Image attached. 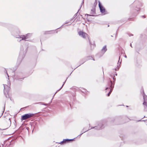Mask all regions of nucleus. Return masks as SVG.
<instances>
[{
	"instance_id": "f257e3e1",
	"label": "nucleus",
	"mask_w": 147,
	"mask_h": 147,
	"mask_svg": "<svg viewBox=\"0 0 147 147\" xmlns=\"http://www.w3.org/2000/svg\"><path fill=\"white\" fill-rule=\"evenodd\" d=\"M108 86L106 87L105 90H107V89H110V91L109 92L108 94V96H109L111 92L112 89L114 87V86L113 85L112 82L111 81H110L109 82L108 84Z\"/></svg>"
},
{
	"instance_id": "f03ea898",
	"label": "nucleus",
	"mask_w": 147,
	"mask_h": 147,
	"mask_svg": "<svg viewBox=\"0 0 147 147\" xmlns=\"http://www.w3.org/2000/svg\"><path fill=\"white\" fill-rule=\"evenodd\" d=\"M31 34H27L26 36H25L24 35L23 36H18V37H16L17 38H22V39L21 40H20V41H21L22 40H25V41H28L29 40H27L28 38H29L28 37V36H30Z\"/></svg>"
},
{
	"instance_id": "7ed1b4c3",
	"label": "nucleus",
	"mask_w": 147,
	"mask_h": 147,
	"mask_svg": "<svg viewBox=\"0 0 147 147\" xmlns=\"http://www.w3.org/2000/svg\"><path fill=\"white\" fill-rule=\"evenodd\" d=\"M33 115V114L28 113L25 114L22 116V120H25L28 118H30Z\"/></svg>"
},
{
	"instance_id": "20e7f679",
	"label": "nucleus",
	"mask_w": 147,
	"mask_h": 147,
	"mask_svg": "<svg viewBox=\"0 0 147 147\" xmlns=\"http://www.w3.org/2000/svg\"><path fill=\"white\" fill-rule=\"evenodd\" d=\"M78 34L80 36H82L84 38H85L88 36V35L87 34L81 31H80Z\"/></svg>"
},
{
	"instance_id": "39448f33",
	"label": "nucleus",
	"mask_w": 147,
	"mask_h": 147,
	"mask_svg": "<svg viewBox=\"0 0 147 147\" xmlns=\"http://www.w3.org/2000/svg\"><path fill=\"white\" fill-rule=\"evenodd\" d=\"M98 5L101 12L102 13H104L105 12V8L101 5L100 2L99 1Z\"/></svg>"
},
{
	"instance_id": "423d86ee",
	"label": "nucleus",
	"mask_w": 147,
	"mask_h": 147,
	"mask_svg": "<svg viewBox=\"0 0 147 147\" xmlns=\"http://www.w3.org/2000/svg\"><path fill=\"white\" fill-rule=\"evenodd\" d=\"M73 140V139H64L61 142L59 143L61 144L65 143L66 142H68L70 141Z\"/></svg>"
},
{
	"instance_id": "0eeeda50",
	"label": "nucleus",
	"mask_w": 147,
	"mask_h": 147,
	"mask_svg": "<svg viewBox=\"0 0 147 147\" xmlns=\"http://www.w3.org/2000/svg\"><path fill=\"white\" fill-rule=\"evenodd\" d=\"M107 48L106 46H105L102 48L101 50V52L103 53V54L105 52L107 51Z\"/></svg>"
},
{
	"instance_id": "6e6552de",
	"label": "nucleus",
	"mask_w": 147,
	"mask_h": 147,
	"mask_svg": "<svg viewBox=\"0 0 147 147\" xmlns=\"http://www.w3.org/2000/svg\"><path fill=\"white\" fill-rule=\"evenodd\" d=\"M120 59V57H119V60L118 61V65H117V67L116 68H115V71L118 70L120 67V65L119 64V61Z\"/></svg>"
},
{
	"instance_id": "1a4fd4ad",
	"label": "nucleus",
	"mask_w": 147,
	"mask_h": 147,
	"mask_svg": "<svg viewBox=\"0 0 147 147\" xmlns=\"http://www.w3.org/2000/svg\"><path fill=\"white\" fill-rule=\"evenodd\" d=\"M102 125V124H100L98 125L97 127H94L93 128H94L95 129H97L98 130L100 129L101 128Z\"/></svg>"
},
{
	"instance_id": "9d476101",
	"label": "nucleus",
	"mask_w": 147,
	"mask_h": 147,
	"mask_svg": "<svg viewBox=\"0 0 147 147\" xmlns=\"http://www.w3.org/2000/svg\"><path fill=\"white\" fill-rule=\"evenodd\" d=\"M7 122L8 123V126H10L11 123V121L10 120V119H9L7 120Z\"/></svg>"
},
{
	"instance_id": "9b49d317",
	"label": "nucleus",
	"mask_w": 147,
	"mask_h": 147,
	"mask_svg": "<svg viewBox=\"0 0 147 147\" xmlns=\"http://www.w3.org/2000/svg\"><path fill=\"white\" fill-rule=\"evenodd\" d=\"M65 82H64L63 83V84L62 85V87L58 90L55 93V94H56V93L58 91H59V90H60L61 88H62L63 86L64 85V84L65 83Z\"/></svg>"
},
{
	"instance_id": "f8f14e48",
	"label": "nucleus",
	"mask_w": 147,
	"mask_h": 147,
	"mask_svg": "<svg viewBox=\"0 0 147 147\" xmlns=\"http://www.w3.org/2000/svg\"><path fill=\"white\" fill-rule=\"evenodd\" d=\"M6 86H7V85H4V91L5 90H5H6Z\"/></svg>"
},
{
	"instance_id": "ddd939ff",
	"label": "nucleus",
	"mask_w": 147,
	"mask_h": 147,
	"mask_svg": "<svg viewBox=\"0 0 147 147\" xmlns=\"http://www.w3.org/2000/svg\"><path fill=\"white\" fill-rule=\"evenodd\" d=\"M146 103L145 102V100H144V102H143V105H146Z\"/></svg>"
},
{
	"instance_id": "4468645a",
	"label": "nucleus",
	"mask_w": 147,
	"mask_h": 147,
	"mask_svg": "<svg viewBox=\"0 0 147 147\" xmlns=\"http://www.w3.org/2000/svg\"><path fill=\"white\" fill-rule=\"evenodd\" d=\"M142 17L144 18H145V16H142Z\"/></svg>"
},
{
	"instance_id": "2eb2a0df",
	"label": "nucleus",
	"mask_w": 147,
	"mask_h": 147,
	"mask_svg": "<svg viewBox=\"0 0 147 147\" xmlns=\"http://www.w3.org/2000/svg\"><path fill=\"white\" fill-rule=\"evenodd\" d=\"M7 75L8 78V79H9V76L7 73Z\"/></svg>"
},
{
	"instance_id": "dca6fc26",
	"label": "nucleus",
	"mask_w": 147,
	"mask_h": 147,
	"mask_svg": "<svg viewBox=\"0 0 147 147\" xmlns=\"http://www.w3.org/2000/svg\"><path fill=\"white\" fill-rule=\"evenodd\" d=\"M130 46L132 47L131 44H130Z\"/></svg>"
},
{
	"instance_id": "f3484780",
	"label": "nucleus",
	"mask_w": 147,
	"mask_h": 147,
	"mask_svg": "<svg viewBox=\"0 0 147 147\" xmlns=\"http://www.w3.org/2000/svg\"><path fill=\"white\" fill-rule=\"evenodd\" d=\"M125 58L127 57V56L126 55L125 56Z\"/></svg>"
},
{
	"instance_id": "a211bd4d",
	"label": "nucleus",
	"mask_w": 147,
	"mask_h": 147,
	"mask_svg": "<svg viewBox=\"0 0 147 147\" xmlns=\"http://www.w3.org/2000/svg\"><path fill=\"white\" fill-rule=\"evenodd\" d=\"M113 80H115V78H114V77L113 78Z\"/></svg>"
},
{
	"instance_id": "6ab92c4d",
	"label": "nucleus",
	"mask_w": 147,
	"mask_h": 147,
	"mask_svg": "<svg viewBox=\"0 0 147 147\" xmlns=\"http://www.w3.org/2000/svg\"><path fill=\"white\" fill-rule=\"evenodd\" d=\"M84 131V133L85 132H86V131Z\"/></svg>"
},
{
	"instance_id": "aec40b11",
	"label": "nucleus",
	"mask_w": 147,
	"mask_h": 147,
	"mask_svg": "<svg viewBox=\"0 0 147 147\" xmlns=\"http://www.w3.org/2000/svg\"><path fill=\"white\" fill-rule=\"evenodd\" d=\"M83 133H82L80 135H81Z\"/></svg>"
},
{
	"instance_id": "412c9836",
	"label": "nucleus",
	"mask_w": 147,
	"mask_h": 147,
	"mask_svg": "<svg viewBox=\"0 0 147 147\" xmlns=\"http://www.w3.org/2000/svg\"><path fill=\"white\" fill-rule=\"evenodd\" d=\"M87 15H89V16H90V15H88V14H87Z\"/></svg>"
},
{
	"instance_id": "4be33fe9",
	"label": "nucleus",
	"mask_w": 147,
	"mask_h": 147,
	"mask_svg": "<svg viewBox=\"0 0 147 147\" xmlns=\"http://www.w3.org/2000/svg\"><path fill=\"white\" fill-rule=\"evenodd\" d=\"M108 27H109V25H108Z\"/></svg>"
}]
</instances>
